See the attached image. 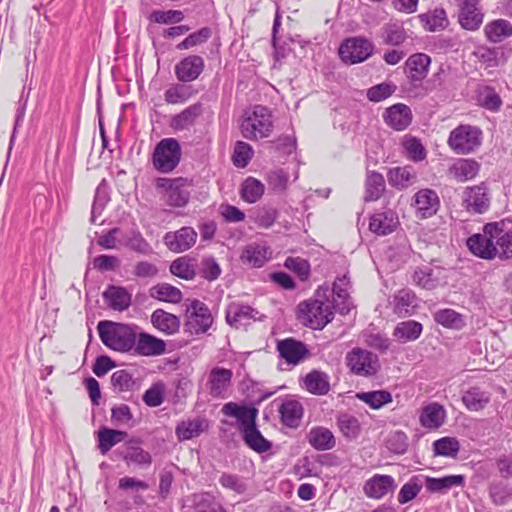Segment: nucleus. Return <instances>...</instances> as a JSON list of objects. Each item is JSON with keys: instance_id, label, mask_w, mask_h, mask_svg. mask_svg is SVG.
<instances>
[{"instance_id": "2eb2a0df", "label": "nucleus", "mask_w": 512, "mask_h": 512, "mask_svg": "<svg viewBox=\"0 0 512 512\" xmlns=\"http://www.w3.org/2000/svg\"><path fill=\"white\" fill-rule=\"evenodd\" d=\"M463 204L468 212L483 214L490 205V198L487 193V187L481 185L465 188L463 192Z\"/></svg>"}, {"instance_id": "e433bc0d", "label": "nucleus", "mask_w": 512, "mask_h": 512, "mask_svg": "<svg viewBox=\"0 0 512 512\" xmlns=\"http://www.w3.org/2000/svg\"><path fill=\"white\" fill-rule=\"evenodd\" d=\"M127 436L128 434L125 431L107 427L100 428L97 433V440L101 454H107L113 446L125 440Z\"/></svg>"}, {"instance_id": "6ab92c4d", "label": "nucleus", "mask_w": 512, "mask_h": 512, "mask_svg": "<svg viewBox=\"0 0 512 512\" xmlns=\"http://www.w3.org/2000/svg\"><path fill=\"white\" fill-rule=\"evenodd\" d=\"M430 64L431 58L427 54H412L405 62V74L412 83H420L426 78Z\"/></svg>"}, {"instance_id": "423d86ee", "label": "nucleus", "mask_w": 512, "mask_h": 512, "mask_svg": "<svg viewBox=\"0 0 512 512\" xmlns=\"http://www.w3.org/2000/svg\"><path fill=\"white\" fill-rule=\"evenodd\" d=\"M298 317L308 327L322 330L333 319L330 306L314 299L303 301L298 305Z\"/></svg>"}, {"instance_id": "e2e57ef3", "label": "nucleus", "mask_w": 512, "mask_h": 512, "mask_svg": "<svg viewBox=\"0 0 512 512\" xmlns=\"http://www.w3.org/2000/svg\"><path fill=\"white\" fill-rule=\"evenodd\" d=\"M489 497L496 506L506 505L512 499V487L502 482H493L489 485Z\"/></svg>"}, {"instance_id": "f03ea898", "label": "nucleus", "mask_w": 512, "mask_h": 512, "mask_svg": "<svg viewBox=\"0 0 512 512\" xmlns=\"http://www.w3.org/2000/svg\"><path fill=\"white\" fill-rule=\"evenodd\" d=\"M221 412L225 416L237 419L243 441L250 449L257 453H264L271 449L272 443L261 434L256 426L258 415L256 408L228 402L223 405Z\"/></svg>"}, {"instance_id": "412c9836", "label": "nucleus", "mask_w": 512, "mask_h": 512, "mask_svg": "<svg viewBox=\"0 0 512 512\" xmlns=\"http://www.w3.org/2000/svg\"><path fill=\"white\" fill-rule=\"evenodd\" d=\"M204 67V60L201 56L190 55L175 66V74L181 82H191L200 76Z\"/></svg>"}, {"instance_id": "4d7b16f0", "label": "nucleus", "mask_w": 512, "mask_h": 512, "mask_svg": "<svg viewBox=\"0 0 512 512\" xmlns=\"http://www.w3.org/2000/svg\"><path fill=\"white\" fill-rule=\"evenodd\" d=\"M403 148L406 156L413 162L423 161L427 156V150L419 139L413 136H405L403 140Z\"/></svg>"}, {"instance_id": "ddd939ff", "label": "nucleus", "mask_w": 512, "mask_h": 512, "mask_svg": "<svg viewBox=\"0 0 512 512\" xmlns=\"http://www.w3.org/2000/svg\"><path fill=\"white\" fill-rule=\"evenodd\" d=\"M233 372L223 367H214L210 370L207 378L209 394L213 398L225 399L228 397V390L232 384Z\"/></svg>"}, {"instance_id": "39448f33", "label": "nucleus", "mask_w": 512, "mask_h": 512, "mask_svg": "<svg viewBox=\"0 0 512 512\" xmlns=\"http://www.w3.org/2000/svg\"><path fill=\"white\" fill-rule=\"evenodd\" d=\"M482 142V131L472 125L461 124L454 128L448 137L447 144L456 154H470L474 152Z\"/></svg>"}, {"instance_id": "58836bf2", "label": "nucleus", "mask_w": 512, "mask_h": 512, "mask_svg": "<svg viewBox=\"0 0 512 512\" xmlns=\"http://www.w3.org/2000/svg\"><path fill=\"white\" fill-rule=\"evenodd\" d=\"M385 179L381 173L368 171L365 180V196L367 202L377 201L385 192Z\"/></svg>"}, {"instance_id": "3c124183", "label": "nucleus", "mask_w": 512, "mask_h": 512, "mask_svg": "<svg viewBox=\"0 0 512 512\" xmlns=\"http://www.w3.org/2000/svg\"><path fill=\"white\" fill-rule=\"evenodd\" d=\"M496 246L500 259L512 258V230H506L504 222H498Z\"/></svg>"}, {"instance_id": "79ce46f5", "label": "nucleus", "mask_w": 512, "mask_h": 512, "mask_svg": "<svg viewBox=\"0 0 512 512\" xmlns=\"http://www.w3.org/2000/svg\"><path fill=\"white\" fill-rule=\"evenodd\" d=\"M122 245L142 255H149L152 253L151 245L144 239L142 234L137 229H131L122 234V239L119 241Z\"/></svg>"}, {"instance_id": "b1692460", "label": "nucleus", "mask_w": 512, "mask_h": 512, "mask_svg": "<svg viewBox=\"0 0 512 512\" xmlns=\"http://www.w3.org/2000/svg\"><path fill=\"white\" fill-rule=\"evenodd\" d=\"M387 180L390 186L402 191L416 183L417 173L411 165L398 166L388 170Z\"/></svg>"}, {"instance_id": "2f4dec72", "label": "nucleus", "mask_w": 512, "mask_h": 512, "mask_svg": "<svg viewBox=\"0 0 512 512\" xmlns=\"http://www.w3.org/2000/svg\"><path fill=\"white\" fill-rule=\"evenodd\" d=\"M307 441L318 451L331 450L336 445L333 433L328 428L322 426L311 428L307 434Z\"/></svg>"}, {"instance_id": "0e129e2a", "label": "nucleus", "mask_w": 512, "mask_h": 512, "mask_svg": "<svg viewBox=\"0 0 512 512\" xmlns=\"http://www.w3.org/2000/svg\"><path fill=\"white\" fill-rule=\"evenodd\" d=\"M266 180L274 193H283L288 187L289 174L284 169L276 168L267 173Z\"/></svg>"}, {"instance_id": "f257e3e1", "label": "nucleus", "mask_w": 512, "mask_h": 512, "mask_svg": "<svg viewBox=\"0 0 512 512\" xmlns=\"http://www.w3.org/2000/svg\"><path fill=\"white\" fill-rule=\"evenodd\" d=\"M158 84V80L153 79L149 85L151 97L147 105L151 126L150 137L148 142L141 140L139 145L140 149L147 148L150 155L147 171L142 177L139 213L143 226L147 228L150 234L156 233V235H158L160 224L157 207L154 205L157 204V196L160 193V176H152L149 169L152 166L156 172H160V133L157 126L160 123Z\"/></svg>"}, {"instance_id": "864d4df0", "label": "nucleus", "mask_w": 512, "mask_h": 512, "mask_svg": "<svg viewBox=\"0 0 512 512\" xmlns=\"http://www.w3.org/2000/svg\"><path fill=\"white\" fill-rule=\"evenodd\" d=\"M205 422L201 418L183 421L176 427V434L180 440H189L197 437L204 431Z\"/></svg>"}, {"instance_id": "aec40b11", "label": "nucleus", "mask_w": 512, "mask_h": 512, "mask_svg": "<svg viewBox=\"0 0 512 512\" xmlns=\"http://www.w3.org/2000/svg\"><path fill=\"white\" fill-rule=\"evenodd\" d=\"M396 489V483L392 476L375 474L366 480L363 491L368 498L381 499L389 492Z\"/></svg>"}, {"instance_id": "a211bd4d", "label": "nucleus", "mask_w": 512, "mask_h": 512, "mask_svg": "<svg viewBox=\"0 0 512 512\" xmlns=\"http://www.w3.org/2000/svg\"><path fill=\"white\" fill-rule=\"evenodd\" d=\"M197 240V232L192 227H182L175 232H168L164 242L173 252H183L190 249Z\"/></svg>"}, {"instance_id": "5701e85b", "label": "nucleus", "mask_w": 512, "mask_h": 512, "mask_svg": "<svg viewBox=\"0 0 512 512\" xmlns=\"http://www.w3.org/2000/svg\"><path fill=\"white\" fill-rule=\"evenodd\" d=\"M260 313L253 307L239 302H232L226 308V321L229 325L238 327L250 320L260 319Z\"/></svg>"}, {"instance_id": "09e8293b", "label": "nucleus", "mask_w": 512, "mask_h": 512, "mask_svg": "<svg viewBox=\"0 0 512 512\" xmlns=\"http://www.w3.org/2000/svg\"><path fill=\"white\" fill-rule=\"evenodd\" d=\"M110 201L109 196V185L105 179H103L97 186L94 201L91 209L90 222L95 223L96 217L101 215L104 211L107 203Z\"/></svg>"}, {"instance_id": "a18cd8bd", "label": "nucleus", "mask_w": 512, "mask_h": 512, "mask_svg": "<svg viewBox=\"0 0 512 512\" xmlns=\"http://www.w3.org/2000/svg\"><path fill=\"white\" fill-rule=\"evenodd\" d=\"M419 17L425 30L430 32L444 30L449 24L446 11L443 8H436Z\"/></svg>"}, {"instance_id": "393cba45", "label": "nucleus", "mask_w": 512, "mask_h": 512, "mask_svg": "<svg viewBox=\"0 0 512 512\" xmlns=\"http://www.w3.org/2000/svg\"><path fill=\"white\" fill-rule=\"evenodd\" d=\"M480 167L475 159L459 158L449 167L448 175L458 182H466L477 176Z\"/></svg>"}, {"instance_id": "4c0bfd02", "label": "nucleus", "mask_w": 512, "mask_h": 512, "mask_svg": "<svg viewBox=\"0 0 512 512\" xmlns=\"http://www.w3.org/2000/svg\"><path fill=\"white\" fill-rule=\"evenodd\" d=\"M488 41L499 43L512 36V24L506 19H496L484 27Z\"/></svg>"}, {"instance_id": "c756f323", "label": "nucleus", "mask_w": 512, "mask_h": 512, "mask_svg": "<svg viewBox=\"0 0 512 512\" xmlns=\"http://www.w3.org/2000/svg\"><path fill=\"white\" fill-rule=\"evenodd\" d=\"M201 113L202 104L199 102L192 104L180 113L173 115L170 119L169 125L175 131L188 129L194 125L196 119L201 115Z\"/></svg>"}, {"instance_id": "c9c22d12", "label": "nucleus", "mask_w": 512, "mask_h": 512, "mask_svg": "<svg viewBox=\"0 0 512 512\" xmlns=\"http://www.w3.org/2000/svg\"><path fill=\"white\" fill-rule=\"evenodd\" d=\"M445 418L446 412L443 406L431 403L422 409L419 420L423 427L437 429L443 425Z\"/></svg>"}, {"instance_id": "f704fd0d", "label": "nucleus", "mask_w": 512, "mask_h": 512, "mask_svg": "<svg viewBox=\"0 0 512 512\" xmlns=\"http://www.w3.org/2000/svg\"><path fill=\"white\" fill-rule=\"evenodd\" d=\"M133 355L152 356L160 354V339L146 332L138 330Z\"/></svg>"}, {"instance_id": "7c9ffc66", "label": "nucleus", "mask_w": 512, "mask_h": 512, "mask_svg": "<svg viewBox=\"0 0 512 512\" xmlns=\"http://www.w3.org/2000/svg\"><path fill=\"white\" fill-rule=\"evenodd\" d=\"M102 296L113 310L124 311L131 305V294L124 287L109 285Z\"/></svg>"}, {"instance_id": "9d476101", "label": "nucleus", "mask_w": 512, "mask_h": 512, "mask_svg": "<svg viewBox=\"0 0 512 512\" xmlns=\"http://www.w3.org/2000/svg\"><path fill=\"white\" fill-rule=\"evenodd\" d=\"M187 325L195 334L206 333L213 324V316L208 306L200 300H193L186 308Z\"/></svg>"}, {"instance_id": "774afa93", "label": "nucleus", "mask_w": 512, "mask_h": 512, "mask_svg": "<svg viewBox=\"0 0 512 512\" xmlns=\"http://www.w3.org/2000/svg\"><path fill=\"white\" fill-rule=\"evenodd\" d=\"M253 154L254 151L251 145L243 141H237L232 156L233 164L236 167L244 168L252 159Z\"/></svg>"}, {"instance_id": "473e14b6", "label": "nucleus", "mask_w": 512, "mask_h": 512, "mask_svg": "<svg viewBox=\"0 0 512 512\" xmlns=\"http://www.w3.org/2000/svg\"><path fill=\"white\" fill-rule=\"evenodd\" d=\"M281 422L289 428H296L299 426L303 417L302 404L294 399L284 401L279 407Z\"/></svg>"}, {"instance_id": "680f3d73", "label": "nucleus", "mask_w": 512, "mask_h": 512, "mask_svg": "<svg viewBox=\"0 0 512 512\" xmlns=\"http://www.w3.org/2000/svg\"><path fill=\"white\" fill-rule=\"evenodd\" d=\"M193 512H225L215 498L208 494H196L193 497Z\"/></svg>"}, {"instance_id": "f8f14e48", "label": "nucleus", "mask_w": 512, "mask_h": 512, "mask_svg": "<svg viewBox=\"0 0 512 512\" xmlns=\"http://www.w3.org/2000/svg\"><path fill=\"white\" fill-rule=\"evenodd\" d=\"M162 190H164L163 197L169 206L183 207L189 201L190 194L187 190L186 178L169 179L162 177Z\"/></svg>"}, {"instance_id": "20e7f679", "label": "nucleus", "mask_w": 512, "mask_h": 512, "mask_svg": "<svg viewBox=\"0 0 512 512\" xmlns=\"http://www.w3.org/2000/svg\"><path fill=\"white\" fill-rule=\"evenodd\" d=\"M242 136L248 140L267 138L273 131V122L270 110L262 105L254 107L240 125Z\"/></svg>"}, {"instance_id": "603ef678", "label": "nucleus", "mask_w": 512, "mask_h": 512, "mask_svg": "<svg viewBox=\"0 0 512 512\" xmlns=\"http://www.w3.org/2000/svg\"><path fill=\"white\" fill-rule=\"evenodd\" d=\"M195 262L188 257H179L170 265V272L176 277L192 280L196 276Z\"/></svg>"}, {"instance_id": "72a5a7b5", "label": "nucleus", "mask_w": 512, "mask_h": 512, "mask_svg": "<svg viewBox=\"0 0 512 512\" xmlns=\"http://www.w3.org/2000/svg\"><path fill=\"white\" fill-rule=\"evenodd\" d=\"M305 389L314 395H326L330 391L329 376L322 371L312 370L303 378Z\"/></svg>"}, {"instance_id": "6e6d98bb", "label": "nucleus", "mask_w": 512, "mask_h": 512, "mask_svg": "<svg viewBox=\"0 0 512 512\" xmlns=\"http://www.w3.org/2000/svg\"><path fill=\"white\" fill-rule=\"evenodd\" d=\"M423 485V475L411 477L400 489L398 493V502L405 504L413 500L420 492Z\"/></svg>"}, {"instance_id": "13d9d810", "label": "nucleus", "mask_w": 512, "mask_h": 512, "mask_svg": "<svg viewBox=\"0 0 512 512\" xmlns=\"http://www.w3.org/2000/svg\"><path fill=\"white\" fill-rule=\"evenodd\" d=\"M193 95L191 86L184 84H173L171 85L164 94L165 101L168 104H182L186 102Z\"/></svg>"}, {"instance_id": "c85d7f7f", "label": "nucleus", "mask_w": 512, "mask_h": 512, "mask_svg": "<svg viewBox=\"0 0 512 512\" xmlns=\"http://www.w3.org/2000/svg\"><path fill=\"white\" fill-rule=\"evenodd\" d=\"M425 488L429 493H446L455 486L463 487L465 477L463 475H448L441 478H435L423 475Z\"/></svg>"}, {"instance_id": "c03bdc74", "label": "nucleus", "mask_w": 512, "mask_h": 512, "mask_svg": "<svg viewBox=\"0 0 512 512\" xmlns=\"http://www.w3.org/2000/svg\"><path fill=\"white\" fill-rule=\"evenodd\" d=\"M416 296L409 289H402L394 296V312L400 316L405 317L412 315L416 308Z\"/></svg>"}, {"instance_id": "052dcab7", "label": "nucleus", "mask_w": 512, "mask_h": 512, "mask_svg": "<svg viewBox=\"0 0 512 512\" xmlns=\"http://www.w3.org/2000/svg\"><path fill=\"white\" fill-rule=\"evenodd\" d=\"M477 98L479 105L487 110L496 112L501 108V97L492 87L486 86L480 89Z\"/></svg>"}, {"instance_id": "dca6fc26", "label": "nucleus", "mask_w": 512, "mask_h": 512, "mask_svg": "<svg viewBox=\"0 0 512 512\" xmlns=\"http://www.w3.org/2000/svg\"><path fill=\"white\" fill-rule=\"evenodd\" d=\"M277 351L279 356L291 365L299 364L310 355L307 346L303 342L291 337L278 341Z\"/></svg>"}, {"instance_id": "7ed1b4c3", "label": "nucleus", "mask_w": 512, "mask_h": 512, "mask_svg": "<svg viewBox=\"0 0 512 512\" xmlns=\"http://www.w3.org/2000/svg\"><path fill=\"white\" fill-rule=\"evenodd\" d=\"M97 330L105 346L118 352L127 353L134 348L140 328L137 325L103 320L98 323Z\"/></svg>"}, {"instance_id": "0eeeda50", "label": "nucleus", "mask_w": 512, "mask_h": 512, "mask_svg": "<svg viewBox=\"0 0 512 512\" xmlns=\"http://www.w3.org/2000/svg\"><path fill=\"white\" fill-rule=\"evenodd\" d=\"M498 222L487 223L483 227L482 233L470 236L467 240L469 250L476 256L491 260L497 257L498 248L496 246Z\"/></svg>"}, {"instance_id": "69168bd1", "label": "nucleus", "mask_w": 512, "mask_h": 512, "mask_svg": "<svg viewBox=\"0 0 512 512\" xmlns=\"http://www.w3.org/2000/svg\"><path fill=\"white\" fill-rule=\"evenodd\" d=\"M434 320L438 324L447 327L458 329L463 324L462 315L453 309H441L434 313Z\"/></svg>"}, {"instance_id": "49530a36", "label": "nucleus", "mask_w": 512, "mask_h": 512, "mask_svg": "<svg viewBox=\"0 0 512 512\" xmlns=\"http://www.w3.org/2000/svg\"><path fill=\"white\" fill-rule=\"evenodd\" d=\"M462 401L468 410L479 411L490 402V394L479 387H471L463 394Z\"/></svg>"}, {"instance_id": "5fc2aeb1", "label": "nucleus", "mask_w": 512, "mask_h": 512, "mask_svg": "<svg viewBox=\"0 0 512 512\" xmlns=\"http://www.w3.org/2000/svg\"><path fill=\"white\" fill-rule=\"evenodd\" d=\"M242 259L253 267H262L269 259L268 248L262 245H249L243 251Z\"/></svg>"}, {"instance_id": "4468645a", "label": "nucleus", "mask_w": 512, "mask_h": 512, "mask_svg": "<svg viewBox=\"0 0 512 512\" xmlns=\"http://www.w3.org/2000/svg\"><path fill=\"white\" fill-rule=\"evenodd\" d=\"M412 206L415 208L417 217L426 219L437 213L440 207V199L436 191L424 188L414 194Z\"/></svg>"}, {"instance_id": "8fccbe9b", "label": "nucleus", "mask_w": 512, "mask_h": 512, "mask_svg": "<svg viewBox=\"0 0 512 512\" xmlns=\"http://www.w3.org/2000/svg\"><path fill=\"white\" fill-rule=\"evenodd\" d=\"M264 184L254 177H248L241 185V198L247 203L257 202L264 194Z\"/></svg>"}, {"instance_id": "f3484780", "label": "nucleus", "mask_w": 512, "mask_h": 512, "mask_svg": "<svg viewBox=\"0 0 512 512\" xmlns=\"http://www.w3.org/2000/svg\"><path fill=\"white\" fill-rule=\"evenodd\" d=\"M159 0H141V11L149 20L147 32L155 48L157 70H160V56L158 54L160 10H152V6L158 4Z\"/></svg>"}, {"instance_id": "338daca9", "label": "nucleus", "mask_w": 512, "mask_h": 512, "mask_svg": "<svg viewBox=\"0 0 512 512\" xmlns=\"http://www.w3.org/2000/svg\"><path fill=\"white\" fill-rule=\"evenodd\" d=\"M459 449L458 440L452 437H443L433 443L434 454L439 456L456 457Z\"/></svg>"}, {"instance_id": "9b49d317", "label": "nucleus", "mask_w": 512, "mask_h": 512, "mask_svg": "<svg viewBox=\"0 0 512 512\" xmlns=\"http://www.w3.org/2000/svg\"><path fill=\"white\" fill-rule=\"evenodd\" d=\"M458 5V22L468 31H476L484 20V14L480 8V0H456Z\"/></svg>"}, {"instance_id": "4be33fe9", "label": "nucleus", "mask_w": 512, "mask_h": 512, "mask_svg": "<svg viewBox=\"0 0 512 512\" xmlns=\"http://www.w3.org/2000/svg\"><path fill=\"white\" fill-rule=\"evenodd\" d=\"M383 118L392 129L402 131L411 124L412 112L407 105L397 103L385 110Z\"/></svg>"}, {"instance_id": "bb28decb", "label": "nucleus", "mask_w": 512, "mask_h": 512, "mask_svg": "<svg viewBox=\"0 0 512 512\" xmlns=\"http://www.w3.org/2000/svg\"><path fill=\"white\" fill-rule=\"evenodd\" d=\"M114 455L123 459L127 464L149 465L151 463V455L134 441L115 450Z\"/></svg>"}, {"instance_id": "ea45409f", "label": "nucleus", "mask_w": 512, "mask_h": 512, "mask_svg": "<svg viewBox=\"0 0 512 512\" xmlns=\"http://www.w3.org/2000/svg\"><path fill=\"white\" fill-rule=\"evenodd\" d=\"M440 269L429 266L418 267L413 274L414 283L426 290H433L440 285Z\"/></svg>"}, {"instance_id": "cd10ccee", "label": "nucleus", "mask_w": 512, "mask_h": 512, "mask_svg": "<svg viewBox=\"0 0 512 512\" xmlns=\"http://www.w3.org/2000/svg\"><path fill=\"white\" fill-rule=\"evenodd\" d=\"M399 221L397 215L391 211L378 212L371 216L369 229L377 235H388L392 233L398 226Z\"/></svg>"}, {"instance_id": "6e6552de", "label": "nucleus", "mask_w": 512, "mask_h": 512, "mask_svg": "<svg viewBox=\"0 0 512 512\" xmlns=\"http://www.w3.org/2000/svg\"><path fill=\"white\" fill-rule=\"evenodd\" d=\"M345 360L350 372L357 376L371 377L376 375L380 369L378 356L359 347L349 351Z\"/></svg>"}, {"instance_id": "37998d69", "label": "nucleus", "mask_w": 512, "mask_h": 512, "mask_svg": "<svg viewBox=\"0 0 512 512\" xmlns=\"http://www.w3.org/2000/svg\"><path fill=\"white\" fill-rule=\"evenodd\" d=\"M423 330L420 322L415 320H407L397 324L394 329L393 336L401 343H407L417 340Z\"/></svg>"}, {"instance_id": "a19ab883", "label": "nucleus", "mask_w": 512, "mask_h": 512, "mask_svg": "<svg viewBox=\"0 0 512 512\" xmlns=\"http://www.w3.org/2000/svg\"><path fill=\"white\" fill-rule=\"evenodd\" d=\"M380 36L383 44L390 46H399L408 38L405 28L398 22H390L383 25L380 30Z\"/></svg>"}, {"instance_id": "a878e982", "label": "nucleus", "mask_w": 512, "mask_h": 512, "mask_svg": "<svg viewBox=\"0 0 512 512\" xmlns=\"http://www.w3.org/2000/svg\"><path fill=\"white\" fill-rule=\"evenodd\" d=\"M182 157L181 146L175 138H162V173L173 171Z\"/></svg>"}, {"instance_id": "de8ad7c7", "label": "nucleus", "mask_w": 512, "mask_h": 512, "mask_svg": "<svg viewBox=\"0 0 512 512\" xmlns=\"http://www.w3.org/2000/svg\"><path fill=\"white\" fill-rule=\"evenodd\" d=\"M356 398L367 404L371 409L375 410H378L393 401L392 394L387 390L358 392L356 394Z\"/></svg>"}, {"instance_id": "1a4fd4ad", "label": "nucleus", "mask_w": 512, "mask_h": 512, "mask_svg": "<svg viewBox=\"0 0 512 512\" xmlns=\"http://www.w3.org/2000/svg\"><path fill=\"white\" fill-rule=\"evenodd\" d=\"M374 45L364 37H352L343 41L339 47V55L346 64L361 63L368 59Z\"/></svg>"}, {"instance_id": "bf43d9fd", "label": "nucleus", "mask_w": 512, "mask_h": 512, "mask_svg": "<svg viewBox=\"0 0 512 512\" xmlns=\"http://www.w3.org/2000/svg\"><path fill=\"white\" fill-rule=\"evenodd\" d=\"M337 425L347 439H355L361 431L360 423L355 416L344 413L338 416Z\"/></svg>"}]
</instances>
